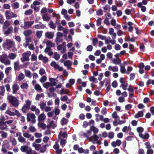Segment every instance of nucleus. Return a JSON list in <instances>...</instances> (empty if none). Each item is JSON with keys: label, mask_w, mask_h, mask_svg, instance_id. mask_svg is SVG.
Returning a JSON list of instances; mask_svg holds the SVG:
<instances>
[{"label": "nucleus", "mask_w": 154, "mask_h": 154, "mask_svg": "<svg viewBox=\"0 0 154 154\" xmlns=\"http://www.w3.org/2000/svg\"><path fill=\"white\" fill-rule=\"evenodd\" d=\"M29 87L27 83H24L22 84L20 86L21 88L22 89H27Z\"/></svg>", "instance_id": "nucleus-55"}, {"label": "nucleus", "mask_w": 154, "mask_h": 154, "mask_svg": "<svg viewBox=\"0 0 154 154\" xmlns=\"http://www.w3.org/2000/svg\"><path fill=\"white\" fill-rule=\"evenodd\" d=\"M18 140L19 142L21 143L26 142V139L22 136L19 137L18 138Z\"/></svg>", "instance_id": "nucleus-58"}, {"label": "nucleus", "mask_w": 154, "mask_h": 154, "mask_svg": "<svg viewBox=\"0 0 154 154\" xmlns=\"http://www.w3.org/2000/svg\"><path fill=\"white\" fill-rule=\"evenodd\" d=\"M12 93L15 94L19 90L20 88L19 86L17 83H14L12 85Z\"/></svg>", "instance_id": "nucleus-13"}, {"label": "nucleus", "mask_w": 154, "mask_h": 154, "mask_svg": "<svg viewBox=\"0 0 154 154\" xmlns=\"http://www.w3.org/2000/svg\"><path fill=\"white\" fill-rule=\"evenodd\" d=\"M46 45L48 48H51L52 47H54L55 44L51 41L48 40L46 42Z\"/></svg>", "instance_id": "nucleus-35"}, {"label": "nucleus", "mask_w": 154, "mask_h": 154, "mask_svg": "<svg viewBox=\"0 0 154 154\" xmlns=\"http://www.w3.org/2000/svg\"><path fill=\"white\" fill-rule=\"evenodd\" d=\"M23 34L25 36H29L32 34V31L31 30H27L24 32Z\"/></svg>", "instance_id": "nucleus-44"}, {"label": "nucleus", "mask_w": 154, "mask_h": 154, "mask_svg": "<svg viewBox=\"0 0 154 154\" xmlns=\"http://www.w3.org/2000/svg\"><path fill=\"white\" fill-rule=\"evenodd\" d=\"M54 58L56 60H58L60 58V56L56 52H54L53 54Z\"/></svg>", "instance_id": "nucleus-62"}, {"label": "nucleus", "mask_w": 154, "mask_h": 154, "mask_svg": "<svg viewBox=\"0 0 154 154\" xmlns=\"http://www.w3.org/2000/svg\"><path fill=\"white\" fill-rule=\"evenodd\" d=\"M14 121V120L12 119L11 120H9L8 121L5 122V125L4 126L6 127L5 128V129H6L7 128V124L8 125H10Z\"/></svg>", "instance_id": "nucleus-52"}, {"label": "nucleus", "mask_w": 154, "mask_h": 154, "mask_svg": "<svg viewBox=\"0 0 154 154\" xmlns=\"http://www.w3.org/2000/svg\"><path fill=\"white\" fill-rule=\"evenodd\" d=\"M23 136L26 138H29V140L31 141H33L34 139V137L33 136H31V135L29 134L28 133H24L23 134Z\"/></svg>", "instance_id": "nucleus-21"}, {"label": "nucleus", "mask_w": 154, "mask_h": 154, "mask_svg": "<svg viewBox=\"0 0 154 154\" xmlns=\"http://www.w3.org/2000/svg\"><path fill=\"white\" fill-rule=\"evenodd\" d=\"M47 80V77L45 76H43L41 77L39 80V81L41 83H43L45 82Z\"/></svg>", "instance_id": "nucleus-63"}, {"label": "nucleus", "mask_w": 154, "mask_h": 154, "mask_svg": "<svg viewBox=\"0 0 154 154\" xmlns=\"http://www.w3.org/2000/svg\"><path fill=\"white\" fill-rule=\"evenodd\" d=\"M43 32L42 31H37L36 32V35L38 38H39L42 37Z\"/></svg>", "instance_id": "nucleus-53"}, {"label": "nucleus", "mask_w": 154, "mask_h": 154, "mask_svg": "<svg viewBox=\"0 0 154 154\" xmlns=\"http://www.w3.org/2000/svg\"><path fill=\"white\" fill-rule=\"evenodd\" d=\"M112 117L115 119H119V117L118 116L117 112H114L112 114Z\"/></svg>", "instance_id": "nucleus-64"}, {"label": "nucleus", "mask_w": 154, "mask_h": 154, "mask_svg": "<svg viewBox=\"0 0 154 154\" xmlns=\"http://www.w3.org/2000/svg\"><path fill=\"white\" fill-rule=\"evenodd\" d=\"M34 89L37 91L42 92L43 91V89L41 86L38 84H36L34 86Z\"/></svg>", "instance_id": "nucleus-31"}, {"label": "nucleus", "mask_w": 154, "mask_h": 154, "mask_svg": "<svg viewBox=\"0 0 154 154\" xmlns=\"http://www.w3.org/2000/svg\"><path fill=\"white\" fill-rule=\"evenodd\" d=\"M43 20L45 21H48L50 20V17L47 14L43 15L42 16Z\"/></svg>", "instance_id": "nucleus-47"}, {"label": "nucleus", "mask_w": 154, "mask_h": 154, "mask_svg": "<svg viewBox=\"0 0 154 154\" xmlns=\"http://www.w3.org/2000/svg\"><path fill=\"white\" fill-rule=\"evenodd\" d=\"M110 9V6L107 4L105 5L103 7V11L104 12H106L107 11H109Z\"/></svg>", "instance_id": "nucleus-50"}, {"label": "nucleus", "mask_w": 154, "mask_h": 154, "mask_svg": "<svg viewBox=\"0 0 154 154\" xmlns=\"http://www.w3.org/2000/svg\"><path fill=\"white\" fill-rule=\"evenodd\" d=\"M64 66L69 67L71 65L72 63L69 60H67L64 62Z\"/></svg>", "instance_id": "nucleus-54"}, {"label": "nucleus", "mask_w": 154, "mask_h": 154, "mask_svg": "<svg viewBox=\"0 0 154 154\" xmlns=\"http://www.w3.org/2000/svg\"><path fill=\"white\" fill-rule=\"evenodd\" d=\"M25 74L26 76L29 78H30L32 77V73L29 70L25 69L24 70Z\"/></svg>", "instance_id": "nucleus-34"}, {"label": "nucleus", "mask_w": 154, "mask_h": 154, "mask_svg": "<svg viewBox=\"0 0 154 154\" xmlns=\"http://www.w3.org/2000/svg\"><path fill=\"white\" fill-rule=\"evenodd\" d=\"M57 48L58 50L61 51V53L62 54L65 53L66 51V46H63L62 45H58Z\"/></svg>", "instance_id": "nucleus-18"}, {"label": "nucleus", "mask_w": 154, "mask_h": 154, "mask_svg": "<svg viewBox=\"0 0 154 154\" xmlns=\"http://www.w3.org/2000/svg\"><path fill=\"white\" fill-rule=\"evenodd\" d=\"M45 37L49 39H52L54 37V33L53 32H47L45 34Z\"/></svg>", "instance_id": "nucleus-17"}, {"label": "nucleus", "mask_w": 154, "mask_h": 154, "mask_svg": "<svg viewBox=\"0 0 154 154\" xmlns=\"http://www.w3.org/2000/svg\"><path fill=\"white\" fill-rule=\"evenodd\" d=\"M51 86L52 87L55 86L57 85V83L55 82V79L54 78H50L49 79Z\"/></svg>", "instance_id": "nucleus-38"}, {"label": "nucleus", "mask_w": 154, "mask_h": 154, "mask_svg": "<svg viewBox=\"0 0 154 154\" xmlns=\"http://www.w3.org/2000/svg\"><path fill=\"white\" fill-rule=\"evenodd\" d=\"M12 110L13 111L12 112L11 111V108H8L5 112V113L11 116H14L15 115L18 116L20 115L19 112L17 110L13 108Z\"/></svg>", "instance_id": "nucleus-7"}, {"label": "nucleus", "mask_w": 154, "mask_h": 154, "mask_svg": "<svg viewBox=\"0 0 154 154\" xmlns=\"http://www.w3.org/2000/svg\"><path fill=\"white\" fill-rule=\"evenodd\" d=\"M31 104V101L29 100H26L25 101V104L23 106L22 110L24 113H26L27 111L29 109L30 107V106Z\"/></svg>", "instance_id": "nucleus-8"}, {"label": "nucleus", "mask_w": 154, "mask_h": 154, "mask_svg": "<svg viewBox=\"0 0 154 154\" xmlns=\"http://www.w3.org/2000/svg\"><path fill=\"white\" fill-rule=\"evenodd\" d=\"M5 15L7 20L16 18L17 16V14L10 11H6L5 13Z\"/></svg>", "instance_id": "nucleus-6"}, {"label": "nucleus", "mask_w": 154, "mask_h": 154, "mask_svg": "<svg viewBox=\"0 0 154 154\" xmlns=\"http://www.w3.org/2000/svg\"><path fill=\"white\" fill-rule=\"evenodd\" d=\"M16 56L17 55L16 54L11 53L9 54L8 57L11 60H14L16 57Z\"/></svg>", "instance_id": "nucleus-51"}, {"label": "nucleus", "mask_w": 154, "mask_h": 154, "mask_svg": "<svg viewBox=\"0 0 154 154\" xmlns=\"http://www.w3.org/2000/svg\"><path fill=\"white\" fill-rule=\"evenodd\" d=\"M30 109L32 111L34 112L36 115H38L40 113V110L35 106L32 105L30 107Z\"/></svg>", "instance_id": "nucleus-16"}, {"label": "nucleus", "mask_w": 154, "mask_h": 154, "mask_svg": "<svg viewBox=\"0 0 154 154\" xmlns=\"http://www.w3.org/2000/svg\"><path fill=\"white\" fill-rule=\"evenodd\" d=\"M5 88L4 86H0V99H2V97L5 95Z\"/></svg>", "instance_id": "nucleus-25"}, {"label": "nucleus", "mask_w": 154, "mask_h": 154, "mask_svg": "<svg viewBox=\"0 0 154 154\" xmlns=\"http://www.w3.org/2000/svg\"><path fill=\"white\" fill-rule=\"evenodd\" d=\"M139 136L142 139H148L149 137V135L147 133H146L144 135L142 133H140L139 134Z\"/></svg>", "instance_id": "nucleus-39"}, {"label": "nucleus", "mask_w": 154, "mask_h": 154, "mask_svg": "<svg viewBox=\"0 0 154 154\" xmlns=\"http://www.w3.org/2000/svg\"><path fill=\"white\" fill-rule=\"evenodd\" d=\"M14 42L11 40L7 39L3 44V47L5 50H9L10 48L14 46Z\"/></svg>", "instance_id": "nucleus-3"}, {"label": "nucleus", "mask_w": 154, "mask_h": 154, "mask_svg": "<svg viewBox=\"0 0 154 154\" xmlns=\"http://www.w3.org/2000/svg\"><path fill=\"white\" fill-rule=\"evenodd\" d=\"M46 27L45 24H42L40 22L38 24H36L34 26V28L36 29H44Z\"/></svg>", "instance_id": "nucleus-15"}, {"label": "nucleus", "mask_w": 154, "mask_h": 154, "mask_svg": "<svg viewBox=\"0 0 154 154\" xmlns=\"http://www.w3.org/2000/svg\"><path fill=\"white\" fill-rule=\"evenodd\" d=\"M39 106L42 110L44 109L46 106V103L44 102L41 103L39 104Z\"/></svg>", "instance_id": "nucleus-61"}, {"label": "nucleus", "mask_w": 154, "mask_h": 154, "mask_svg": "<svg viewBox=\"0 0 154 154\" xmlns=\"http://www.w3.org/2000/svg\"><path fill=\"white\" fill-rule=\"evenodd\" d=\"M38 58L39 60H42L44 63H46L48 61V58L46 57L43 56L42 54L39 55Z\"/></svg>", "instance_id": "nucleus-19"}, {"label": "nucleus", "mask_w": 154, "mask_h": 154, "mask_svg": "<svg viewBox=\"0 0 154 154\" xmlns=\"http://www.w3.org/2000/svg\"><path fill=\"white\" fill-rule=\"evenodd\" d=\"M122 143V142L120 140H117L116 141H113L111 143V145L113 147L116 146H119Z\"/></svg>", "instance_id": "nucleus-22"}, {"label": "nucleus", "mask_w": 154, "mask_h": 154, "mask_svg": "<svg viewBox=\"0 0 154 154\" xmlns=\"http://www.w3.org/2000/svg\"><path fill=\"white\" fill-rule=\"evenodd\" d=\"M36 116L33 113L28 114H27V119L28 122L31 121L33 123L36 122Z\"/></svg>", "instance_id": "nucleus-10"}, {"label": "nucleus", "mask_w": 154, "mask_h": 154, "mask_svg": "<svg viewBox=\"0 0 154 154\" xmlns=\"http://www.w3.org/2000/svg\"><path fill=\"white\" fill-rule=\"evenodd\" d=\"M120 72L122 73H126V69L125 66L122 65H120Z\"/></svg>", "instance_id": "nucleus-60"}, {"label": "nucleus", "mask_w": 154, "mask_h": 154, "mask_svg": "<svg viewBox=\"0 0 154 154\" xmlns=\"http://www.w3.org/2000/svg\"><path fill=\"white\" fill-rule=\"evenodd\" d=\"M109 34L111 35L112 39H115L116 37V33L114 32V30L112 28H110L109 29Z\"/></svg>", "instance_id": "nucleus-20"}, {"label": "nucleus", "mask_w": 154, "mask_h": 154, "mask_svg": "<svg viewBox=\"0 0 154 154\" xmlns=\"http://www.w3.org/2000/svg\"><path fill=\"white\" fill-rule=\"evenodd\" d=\"M5 118L4 116H2L0 118V130H5L6 127L4 126L5 125Z\"/></svg>", "instance_id": "nucleus-12"}, {"label": "nucleus", "mask_w": 154, "mask_h": 154, "mask_svg": "<svg viewBox=\"0 0 154 154\" xmlns=\"http://www.w3.org/2000/svg\"><path fill=\"white\" fill-rule=\"evenodd\" d=\"M69 92V90L67 89H65L64 88H62L60 91V94L61 95L64 94H68Z\"/></svg>", "instance_id": "nucleus-49"}, {"label": "nucleus", "mask_w": 154, "mask_h": 154, "mask_svg": "<svg viewBox=\"0 0 154 154\" xmlns=\"http://www.w3.org/2000/svg\"><path fill=\"white\" fill-rule=\"evenodd\" d=\"M31 55V52L29 51H27L23 53L22 54V57L20 58V60L22 62L29 61V57Z\"/></svg>", "instance_id": "nucleus-5"}, {"label": "nucleus", "mask_w": 154, "mask_h": 154, "mask_svg": "<svg viewBox=\"0 0 154 154\" xmlns=\"http://www.w3.org/2000/svg\"><path fill=\"white\" fill-rule=\"evenodd\" d=\"M43 87L46 88H48L50 87H52L50 83L49 82H46L43 84Z\"/></svg>", "instance_id": "nucleus-56"}, {"label": "nucleus", "mask_w": 154, "mask_h": 154, "mask_svg": "<svg viewBox=\"0 0 154 154\" xmlns=\"http://www.w3.org/2000/svg\"><path fill=\"white\" fill-rule=\"evenodd\" d=\"M112 62L115 65L119 64L121 63V60L119 58L114 59L112 60Z\"/></svg>", "instance_id": "nucleus-42"}, {"label": "nucleus", "mask_w": 154, "mask_h": 154, "mask_svg": "<svg viewBox=\"0 0 154 154\" xmlns=\"http://www.w3.org/2000/svg\"><path fill=\"white\" fill-rule=\"evenodd\" d=\"M143 116V112L142 111H138L137 113L134 116V117L136 119L138 118L139 117H141Z\"/></svg>", "instance_id": "nucleus-29"}, {"label": "nucleus", "mask_w": 154, "mask_h": 154, "mask_svg": "<svg viewBox=\"0 0 154 154\" xmlns=\"http://www.w3.org/2000/svg\"><path fill=\"white\" fill-rule=\"evenodd\" d=\"M131 128L130 126L127 127L125 126L122 129L123 132H125L128 131H130L131 130Z\"/></svg>", "instance_id": "nucleus-46"}, {"label": "nucleus", "mask_w": 154, "mask_h": 154, "mask_svg": "<svg viewBox=\"0 0 154 154\" xmlns=\"http://www.w3.org/2000/svg\"><path fill=\"white\" fill-rule=\"evenodd\" d=\"M9 141L12 143L13 146H16L17 144V141L16 139L14 137L11 136H10Z\"/></svg>", "instance_id": "nucleus-24"}, {"label": "nucleus", "mask_w": 154, "mask_h": 154, "mask_svg": "<svg viewBox=\"0 0 154 154\" xmlns=\"http://www.w3.org/2000/svg\"><path fill=\"white\" fill-rule=\"evenodd\" d=\"M128 85V83L125 82L122 84L120 85V87H121L123 90H125L127 89Z\"/></svg>", "instance_id": "nucleus-48"}, {"label": "nucleus", "mask_w": 154, "mask_h": 154, "mask_svg": "<svg viewBox=\"0 0 154 154\" xmlns=\"http://www.w3.org/2000/svg\"><path fill=\"white\" fill-rule=\"evenodd\" d=\"M20 150L26 154H38L35 151H33L32 148L26 145L22 146L20 148Z\"/></svg>", "instance_id": "nucleus-2"}, {"label": "nucleus", "mask_w": 154, "mask_h": 154, "mask_svg": "<svg viewBox=\"0 0 154 154\" xmlns=\"http://www.w3.org/2000/svg\"><path fill=\"white\" fill-rule=\"evenodd\" d=\"M13 29L11 27H9L7 30L5 31L4 32V34L6 35H8L11 33L12 32Z\"/></svg>", "instance_id": "nucleus-45"}, {"label": "nucleus", "mask_w": 154, "mask_h": 154, "mask_svg": "<svg viewBox=\"0 0 154 154\" xmlns=\"http://www.w3.org/2000/svg\"><path fill=\"white\" fill-rule=\"evenodd\" d=\"M127 24L128 26V31L129 32H132L134 29V28L132 26L133 24V23L131 22H128L127 23Z\"/></svg>", "instance_id": "nucleus-32"}, {"label": "nucleus", "mask_w": 154, "mask_h": 154, "mask_svg": "<svg viewBox=\"0 0 154 154\" xmlns=\"http://www.w3.org/2000/svg\"><path fill=\"white\" fill-rule=\"evenodd\" d=\"M19 62L17 61L14 62V68L15 70H19L21 69L20 66L19 65Z\"/></svg>", "instance_id": "nucleus-28"}, {"label": "nucleus", "mask_w": 154, "mask_h": 154, "mask_svg": "<svg viewBox=\"0 0 154 154\" xmlns=\"http://www.w3.org/2000/svg\"><path fill=\"white\" fill-rule=\"evenodd\" d=\"M25 78V75L21 73L19 74V75L17 77V79L18 80L21 81L23 80Z\"/></svg>", "instance_id": "nucleus-43"}, {"label": "nucleus", "mask_w": 154, "mask_h": 154, "mask_svg": "<svg viewBox=\"0 0 154 154\" xmlns=\"http://www.w3.org/2000/svg\"><path fill=\"white\" fill-rule=\"evenodd\" d=\"M59 140H60V142L61 146H64L66 143V140L64 139H62L61 138V139H59Z\"/></svg>", "instance_id": "nucleus-57"}, {"label": "nucleus", "mask_w": 154, "mask_h": 154, "mask_svg": "<svg viewBox=\"0 0 154 154\" xmlns=\"http://www.w3.org/2000/svg\"><path fill=\"white\" fill-rule=\"evenodd\" d=\"M91 134V131H87L86 132H81L80 134L81 136H84V137H88L90 136Z\"/></svg>", "instance_id": "nucleus-26"}, {"label": "nucleus", "mask_w": 154, "mask_h": 154, "mask_svg": "<svg viewBox=\"0 0 154 154\" xmlns=\"http://www.w3.org/2000/svg\"><path fill=\"white\" fill-rule=\"evenodd\" d=\"M38 126L43 129H45L46 127V125L41 122H39L38 123Z\"/></svg>", "instance_id": "nucleus-36"}, {"label": "nucleus", "mask_w": 154, "mask_h": 154, "mask_svg": "<svg viewBox=\"0 0 154 154\" xmlns=\"http://www.w3.org/2000/svg\"><path fill=\"white\" fill-rule=\"evenodd\" d=\"M132 12L134 13L135 12V11L134 8H132L131 10L126 9L125 11V14L128 15L130 14Z\"/></svg>", "instance_id": "nucleus-37"}, {"label": "nucleus", "mask_w": 154, "mask_h": 154, "mask_svg": "<svg viewBox=\"0 0 154 154\" xmlns=\"http://www.w3.org/2000/svg\"><path fill=\"white\" fill-rule=\"evenodd\" d=\"M7 100L9 103L13 107H17L18 106L19 101L16 97L11 95H9L7 96Z\"/></svg>", "instance_id": "nucleus-1"}, {"label": "nucleus", "mask_w": 154, "mask_h": 154, "mask_svg": "<svg viewBox=\"0 0 154 154\" xmlns=\"http://www.w3.org/2000/svg\"><path fill=\"white\" fill-rule=\"evenodd\" d=\"M44 95L43 93H41L40 94H38L36 95L35 97V100H38L41 97H44Z\"/></svg>", "instance_id": "nucleus-59"}, {"label": "nucleus", "mask_w": 154, "mask_h": 154, "mask_svg": "<svg viewBox=\"0 0 154 154\" xmlns=\"http://www.w3.org/2000/svg\"><path fill=\"white\" fill-rule=\"evenodd\" d=\"M108 69L109 71H112L113 72H117L118 71L119 69L116 66H108Z\"/></svg>", "instance_id": "nucleus-27"}, {"label": "nucleus", "mask_w": 154, "mask_h": 154, "mask_svg": "<svg viewBox=\"0 0 154 154\" xmlns=\"http://www.w3.org/2000/svg\"><path fill=\"white\" fill-rule=\"evenodd\" d=\"M67 134L66 132L62 133L61 131H60L58 135V140L59 141V139H61L62 137L63 138H66L67 137Z\"/></svg>", "instance_id": "nucleus-30"}, {"label": "nucleus", "mask_w": 154, "mask_h": 154, "mask_svg": "<svg viewBox=\"0 0 154 154\" xmlns=\"http://www.w3.org/2000/svg\"><path fill=\"white\" fill-rule=\"evenodd\" d=\"M99 137L96 134H94L91 137L89 138V140L91 141L93 143H97L98 144H101V142L99 140Z\"/></svg>", "instance_id": "nucleus-9"}, {"label": "nucleus", "mask_w": 154, "mask_h": 154, "mask_svg": "<svg viewBox=\"0 0 154 154\" xmlns=\"http://www.w3.org/2000/svg\"><path fill=\"white\" fill-rule=\"evenodd\" d=\"M8 55L4 54L0 57V61L6 65H9L11 64V61L8 59Z\"/></svg>", "instance_id": "nucleus-4"}, {"label": "nucleus", "mask_w": 154, "mask_h": 154, "mask_svg": "<svg viewBox=\"0 0 154 154\" xmlns=\"http://www.w3.org/2000/svg\"><path fill=\"white\" fill-rule=\"evenodd\" d=\"M90 129L91 131H93L94 134H97L99 131L98 129L94 126H91L90 127Z\"/></svg>", "instance_id": "nucleus-33"}, {"label": "nucleus", "mask_w": 154, "mask_h": 154, "mask_svg": "<svg viewBox=\"0 0 154 154\" xmlns=\"http://www.w3.org/2000/svg\"><path fill=\"white\" fill-rule=\"evenodd\" d=\"M32 146L34 147L36 150H39L41 147V145L39 144H37L35 143L34 142L32 143Z\"/></svg>", "instance_id": "nucleus-40"}, {"label": "nucleus", "mask_w": 154, "mask_h": 154, "mask_svg": "<svg viewBox=\"0 0 154 154\" xmlns=\"http://www.w3.org/2000/svg\"><path fill=\"white\" fill-rule=\"evenodd\" d=\"M0 134H1V137L3 139L6 138L8 136V133L6 132L3 131H0Z\"/></svg>", "instance_id": "nucleus-41"}, {"label": "nucleus", "mask_w": 154, "mask_h": 154, "mask_svg": "<svg viewBox=\"0 0 154 154\" xmlns=\"http://www.w3.org/2000/svg\"><path fill=\"white\" fill-rule=\"evenodd\" d=\"M34 21H27L24 22V28H30L32 26L34 23Z\"/></svg>", "instance_id": "nucleus-14"}, {"label": "nucleus", "mask_w": 154, "mask_h": 154, "mask_svg": "<svg viewBox=\"0 0 154 154\" xmlns=\"http://www.w3.org/2000/svg\"><path fill=\"white\" fill-rule=\"evenodd\" d=\"M38 115V121L39 122H42L43 121L46 119V116L44 113H42Z\"/></svg>", "instance_id": "nucleus-23"}, {"label": "nucleus", "mask_w": 154, "mask_h": 154, "mask_svg": "<svg viewBox=\"0 0 154 154\" xmlns=\"http://www.w3.org/2000/svg\"><path fill=\"white\" fill-rule=\"evenodd\" d=\"M50 65L51 66L53 67L55 69H57L60 71H62L63 70V68L62 67L60 66L55 61L52 62L51 63Z\"/></svg>", "instance_id": "nucleus-11"}]
</instances>
